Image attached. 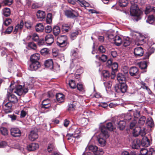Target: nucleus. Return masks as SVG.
Masks as SVG:
<instances>
[{
  "label": "nucleus",
  "mask_w": 155,
  "mask_h": 155,
  "mask_svg": "<svg viewBox=\"0 0 155 155\" xmlns=\"http://www.w3.org/2000/svg\"><path fill=\"white\" fill-rule=\"evenodd\" d=\"M10 92L16 93L18 95H21L23 93L25 94L28 91L27 88H23L21 85L16 86L15 84L11 83L9 89Z\"/></svg>",
  "instance_id": "obj_1"
},
{
  "label": "nucleus",
  "mask_w": 155,
  "mask_h": 155,
  "mask_svg": "<svg viewBox=\"0 0 155 155\" xmlns=\"http://www.w3.org/2000/svg\"><path fill=\"white\" fill-rule=\"evenodd\" d=\"M106 128L104 126H102L101 128V132L98 137V141L101 146H104L106 143V139L109 136L108 132L105 130Z\"/></svg>",
  "instance_id": "obj_2"
},
{
  "label": "nucleus",
  "mask_w": 155,
  "mask_h": 155,
  "mask_svg": "<svg viewBox=\"0 0 155 155\" xmlns=\"http://www.w3.org/2000/svg\"><path fill=\"white\" fill-rule=\"evenodd\" d=\"M131 6L130 8V13L131 15L138 16L141 14V12L137 7V0H130Z\"/></svg>",
  "instance_id": "obj_3"
},
{
  "label": "nucleus",
  "mask_w": 155,
  "mask_h": 155,
  "mask_svg": "<svg viewBox=\"0 0 155 155\" xmlns=\"http://www.w3.org/2000/svg\"><path fill=\"white\" fill-rule=\"evenodd\" d=\"M86 149L87 150H89L92 152L94 155H102L104 153L102 149L98 148L95 145H88Z\"/></svg>",
  "instance_id": "obj_4"
},
{
  "label": "nucleus",
  "mask_w": 155,
  "mask_h": 155,
  "mask_svg": "<svg viewBox=\"0 0 155 155\" xmlns=\"http://www.w3.org/2000/svg\"><path fill=\"white\" fill-rule=\"evenodd\" d=\"M67 44V38L66 35H61L57 38V45L60 47L66 46Z\"/></svg>",
  "instance_id": "obj_5"
},
{
  "label": "nucleus",
  "mask_w": 155,
  "mask_h": 155,
  "mask_svg": "<svg viewBox=\"0 0 155 155\" xmlns=\"http://www.w3.org/2000/svg\"><path fill=\"white\" fill-rule=\"evenodd\" d=\"M65 15L68 18H74L77 17L79 15L78 12L72 9L66 10L65 12Z\"/></svg>",
  "instance_id": "obj_6"
},
{
  "label": "nucleus",
  "mask_w": 155,
  "mask_h": 155,
  "mask_svg": "<svg viewBox=\"0 0 155 155\" xmlns=\"http://www.w3.org/2000/svg\"><path fill=\"white\" fill-rule=\"evenodd\" d=\"M10 133L11 135L15 137H19L21 134V130L17 127L11 128L10 129Z\"/></svg>",
  "instance_id": "obj_7"
},
{
  "label": "nucleus",
  "mask_w": 155,
  "mask_h": 155,
  "mask_svg": "<svg viewBox=\"0 0 155 155\" xmlns=\"http://www.w3.org/2000/svg\"><path fill=\"white\" fill-rule=\"evenodd\" d=\"M129 73L131 76H136V78H138L140 77L138 69L136 67H131L129 70Z\"/></svg>",
  "instance_id": "obj_8"
},
{
  "label": "nucleus",
  "mask_w": 155,
  "mask_h": 155,
  "mask_svg": "<svg viewBox=\"0 0 155 155\" xmlns=\"http://www.w3.org/2000/svg\"><path fill=\"white\" fill-rule=\"evenodd\" d=\"M115 88L116 89V91L119 92L120 91L123 93L126 92L127 89V86L126 84L125 83H121L119 86H116Z\"/></svg>",
  "instance_id": "obj_9"
},
{
  "label": "nucleus",
  "mask_w": 155,
  "mask_h": 155,
  "mask_svg": "<svg viewBox=\"0 0 155 155\" xmlns=\"http://www.w3.org/2000/svg\"><path fill=\"white\" fill-rule=\"evenodd\" d=\"M7 95L9 101L13 104L17 103L18 102V99L17 97L12 93H9L8 91V92Z\"/></svg>",
  "instance_id": "obj_10"
},
{
  "label": "nucleus",
  "mask_w": 155,
  "mask_h": 155,
  "mask_svg": "<svg viewBox=\"0 0 155 155\" xmlns=\"http://www.w3.org/2000/svg\"><path fill=\"white\" fill-rule=\"evenodd\" d=\"M117 31L115 32L113 30H110L107 32L106 36L110 41L112 42L115 37V35H117Z\"/></svg>",
  "instance_id": "obj_11"
},
{
  "label": "nucleus",
  "mask_w": 155,
  "mask_h": 155,
  "mask_svg": "<svg viewBox=\"0 0 155 155\" xmlns=\"http://www.w3.org/2000/svg\"><path fill=\"white\" fill-rule=\"evenodd\" d=\"M28 69L31 71H35L37 70L41 66L40 63L38 61H31Z\"/></svg>",
  "instance_id": "obj_12"
},
{
  "label": "nucleus",
  "mask_w": 155,
  "mask_h": 155,
  "mask_svg": "<svg viewBox=\"0 0 155 155\" xmlns=\"http://www.w3.org/2000/svg\"><path fill=\"white\" fill-rule=\"evenodd\" d=\"M143 48L141 47L136 48L134 50V54L136 57L142 56L143 54Z\"/></svg>",
  "instance_id": "obj_13"
},
{
  "label": "nucleus",
  "mask_w": 155,
  "mask_h": 155,
  "mask_svg": "<svg viewBox=\"0 0 155 155\" xmlns=\"http://www.w3.org/2000/svg\"><path fill=\"white\" fill-rule=\"evenodd\" d=\"M45 40L48 45H51L54 41L53 35L51 34H48L45 36Z\"/></svg>",
  "instance_id": "obj_14"
},
{
  "label": "nucleus",
  "mask_w": 155,
  "mask_h": 155,
  "mask_svg": "<svg viewBox=\"0 0 155 155\" xmlns=\"http://www.w3.org/2000/svg\"><path fill=\"white\" fill-rule=\"evenodd\" d=\"M28 137L30 140L33 141L38 138V135L36 132L34 130H32L29 135Z\"/></svg>",
  "instance_id": "obj_15"
},
{
  "label": "nucleus",
  "mask_w": 155,
  "mask_h": 155,
  "mask_svg": "<svg viewBox=\"0 0 155 155\" xmlns=\"http://www.w3.org/2000/svg\"><path fill=\"white\" fill-rule=\"evenodd\" d=\"M141 141L140 140L136 139L134 140L132 144V147L134 149H138L141 145Z\"/></svg>",
  "instance_id": "obj_16"
},
{
  "label": "nucleus",
  "mask_w": 155,
  "mask_h": 155,
  "mask_svg": "<svg viewBox=\"0 0 155 155\" xmlns=\"http://www.w3.org/2000/svg\"><path fill=\"white\" fill-rule=\"evenodd\" d=\"M39 147L38 144L32 143L27 146V149L29 151H33L38 149Z\"/></svg>",
  "instance_id": "obj_17"
},
{
  "label": "nucleus",
  "mask_w": 155,
  "mask_h": 155,
  "mask_svg": "<svg viewBox=\"0 0 155 155\" xmlns=\"http://www.w3.org/2000/svg\"><path fill=\"white\" fill-rule=\"evenodd\" d=\"M12 103L9 101L5 104L4 109L5 113H8L11 112V109L12 106Z\"/></svg>",
  "instance_id": "obj_18"
},
{
  "label": "nucleus",
  "mask_w": 155,
  "mask_h": 155,
  "mask_svg": "<svg viewBox=\"0 0 155 155\" xmlns=\"http://www.w3.org/2000/svg\"><path fill=\"white\" fill-rule=\"evenodd\" d=\"M78 136L75 135L71 134H68L66 135V137L69 142L71 143H74L75 141V138H77Z\"/></svg>",
  "instance_id": "obj_19"
},
{
  "label": "nucleus",
  "mask_w": 155,
  "mask_h": 155,
  "mask_svg": "<svg viewBox=\"0 0 155 155\" xmlns=\"http://www.w3.org/2000/svg\"><path fill=\"white\" fill-rule=\"evenodd\" d=\"M126 79L125 76L121 73L118 74L117 75V79L120 84L125 83Z\"/></svg>",
  "instance_id": "obj_20"
},
{
  "label": "nucleus",
  "mask_w": 155,
  "mask_h": 155,
  "mask_svg": "<svg viewBox=\"0 0 155 155\" xmlns=\"http://www.w3.org/2000/svg\"><path fill=\"white\" fill-rule=\"evenodd\" d=\"M44 65L46 67L49 68L50 69H52L53 67V62L52 59H48L45 61Z\"/></svg>",
  "instance_id": "obj_21"
},
{
  "label": "nucleus",
  "mask_w": 155,
  "mask_h": 155,
  "mask_svg": "<svg viewBox=\"0 0 155 155\" xmlns=\"http://www.w3.org/2000/svg\"><path fill=\"white\" fill-rule=\"evenodd\" d=\"M122 41L121 38L117 35H115V37L112 43H114L116 45L120 46L122 43Z\"/></svg>",
  "instance_id": "obj_22"
},
{
  "label": "nucleus",
  "mask_w": 155,
  "mask_h": 155,
  "mask_svg": "<svg viewBox=\"0 0 155 155\" xmlns=\"http://www.w3.org/2000/svg\"><path fill=\"white\" fill-rule=\"evenodd\" d=\"M141 144L143 146L148 147L150 144V141L147 137H143L142 140Z\"/></svg>",
  "instance_id": "obj_23"
},
{
  "label": "nucleus",
  "mask_w": 155,
  "mask_h": 155,
  "mask_svg": "<svg viewBox=\"0 0 155 155\" xmlns=\"http://www.w3.org/2000/svg\"><path fill=\"white\" fill-rule=\"evenodd\" d=\"M116 124L118 125V127L120 130H123L125 127L126 125V122L124 120H120L119 122H115V124Z\"/></svg>",
  "instance_id": "obj_24"
},
{
  "label": "nucleus",
  "mask_w": 155,
  "mask_h": 155,
  "mask_svg": "<svg viewBox=\"0 0 155 155\" xmlns=\"http://www.w3.org/2000/svg\"><path fill=\"white\" fill-rule=\"evenodd\" d=\"M40 57V54H39L36 53L33 54L30 57L31 61H38Z\"/></svg>",
  "instance_id": "obj_25"
},
{
  "label": "nucleus",
  "mask_w": 155,
  "mask_h": 155,
  "mask_svg": "<svg viewBox=\"0 0 155 155\" xmlns=\"http://www.w3.org/2000/svg\"><path fill=\"white\" fill-rule=\"evenodd\" d=\"M24 22L22 20L20 21V24H18L15 27L14 32V33L16 34L18 32L19 29L21 30L23 26Z\"/></svg>",
  "instance_id": "obj_26"
},
{
  "label": "nucleus",
  "mask_w": 155,
  "mask_h": 155,
  "mask_svg": "<svg viewBox=\"0 0 155 155\" xmlns=\"http://www.w3.org/2000/svg\"><path fill=\"white\" fill-rule=\"evenodd\" d=\"M56 98L57 101L61 103L64 101V95L61 93H58L56 95Z\"/></svg>",
  "instance_id": "obj_27"
},
{
  "label": "nucleus",
  "mask_w": 155,
  "mask_h": 155,
  "mask_svg": "<svg viewBox=\"0 0 155 155\" xmlns=\"http://www.w3.org/2000/svg\"><path fill=\"white\" fill-rule=\"evenodd\" d=\"M148 63L149 62L147 61H143L139 63L138 65L141 69H145L147 68V65Z\"/></svg>",
  "instance_id": "obj_28"
},
{
  "label": "nucleus",
  "mask_w": 155,
  "mask_h": 155,
  "mask_svg": "<svg viewBox=\"0 0 155 155\" xmlns=\"http://www.w3.org/2000/svg\"><path fill=\"white\" fill-rule=\"evenodd\" d=\"M35 30L38 32H41L43 31L44 29L43 25L41 23L37 24L35 27Z\"/></svg>",
  "instance_id": "obj_29"
},
{
  "label": "nucleus",
  "mask_w": 155,
  "mask_h": 155,
  "mask_svg": "<svg viewBox=\"0 0 155 155\" xmlns=\"http://www.w3.org/2000/svg\"><path fill=\"white\" fill-rule=\"evenodd\" d=\"M53 33L54 35L56 36L58 35L60 32V29L59 26H54L53 28Z\"/></svg>",
  "instance_id": "obj_30"
},
{
  "label": "nucleus",
  "mask_w": 155,
  "mask_h": 155,
  "mask_svg": "<svg viewBox=\"0 0 155 155\" xmlns=\"http://www.w3.org/2000/svg\"><path fill=\"white\" fill-rule=\"evenodd\" d=\"M73 129L74 130V133L72 134L74 136L75 135L78 136L77 138H78L80 137L81 131L80 129L78 128H76V127H73L71 128V129Z\"/></svg>",
  "instance_id": "obj_31"
},
{
  "label": "nucleus",
  "mask_w": 155,
  "mask_h": 155,
  "mask_svg": "<svg viewBox=\"0 0 155 155\" xmlns=\"http://www.w3.org/2000/svg\"><path fill=\"white\" fill-rule=\"evenodd\" d=\"M37 16L38 18L43 19L45 18V13L44 12L39 10L37 13Z\"/></svg>",
  "instance_id": "obj_32"
},
{
  "label": "nucleus",
  "mask_w": 155,
  "mask_h": 155,
  "mask_svg": "<svg viewBox=\"0 0 155 155\" xmlns=\"http://www.w3.org/2000/svg\"><path fill=\"white\" fill-rule=\"evenodd\" d=\"M77 2L82 7H88L90 5L88 3L84 0H78Z\"/></svg>",
  "instance_id": "obj_33"
},
{
  "label": "nucleus",
  "mask_w": 155,
  "mask_h": 155,
  "mask_svg": "<svg viewBox=\"0 0 155 155\" xmlns=\"http://www.w3.org/2000/svg\"><path fill=\"white\" fill-rule=\"evenodd\" d=\"M102 126H104L105 127V128H106V130H106L107 132L108 131H107V130H108L110 131H112L114 129L113 126L112 125V123L111 122L107 123L106 124V126L104 125L102 126L101 127V128Z\"/></svg>",
  "instance_id": "obj_34"
},
{
  "label": "nucleus",
  "mask_w": 155,
  "mask_h": 155,
  "mask_svg": "<svg viewBox=\"0 0 155 155\" xmlns=\"http://www.w3.org/2000/svg\"><path fill=\"white\" fill-rule=\"evenodd\" d=\"M140 135L139 127H136L133 131V135L135 137L138 136Z\"/></svg>",
  "instance_id": "obj_35"
},
{
  "label": "nucleus",
  "mask_w": 155,
  "mask_h": 155,
  "mask_svg": "<svg viewBox=\"0 0 155 155\" xmlns=\"http://www.w3.org/2000/svg\"><path fill=\"white\" fill-rule=\"evenodd\" d=\"M128 3V0H120L119 3L120 6L124 7L127 5Z\"/></svg>",
  "instance_id": "obj_36"
},
{
  "label": "nucleus",
  "mask_w": 155,
  "mask_h": 155,
  "mask_svg": "<svg viewBox=\"0 0 155 155\" xmlns=\"http://www.w3.org/2000/svg\"><path fill=\"white\" fill-rule=\"evenodd\" d=\"M3 12V15L6 17L9 16L11 14L10 10L8 8H5L4 9Z\"/></svg>",
  "instance_id": "obj_37"
},
{
  "label": "nucleus",
  "mask_w": 155,
  "mask_h": 155,
  "mask_svg": "<svg viewBox=\"0 0 155 155\" xmlns=\"http://www.w3.org/2000/svg\"><path fill=\"white\" fill-rule=\"evenodd\" d=\"M146 124L151 127L154 126V123L152 118L150 117L147 120Z\"/></svg>",
  "instance_id": "obj_38"
},
{
  "label": "nucleus",
  "mask_w": 155,
  "mask_h": 155,
  "mask_svg": "<svg viewBox=\"0 0 155 155\" xmlns=\"http://www.w3.org/2000/svg\"><path fill=\"white\" fill-rule=\"evenodd\" d=\"M49 49L46 48L42 49L40 51L41 54L45 56L48 54H49Z\"/></svg>",
  "instance_id": "obj_39"
},
{
  "label": "nucleus",
  "mask_w": 155,
  "mask_h": 155,
  "mask_svg": "<svg viewBox=\"0 0 155 155\" xmlns=\"http://www.w3.org/2000/svg\"><path fill=\"white\" fill-rule=\"evenodd\" d=\"M154 17L153 15H150L148 17L146 21L150 24H152L154 22Z\"/></svg>",
  "instance_id": "obj_40"
},
{
  "label": "nucleus",
  "mask_w": 155,
  "mask_h": 155,
  "mask_svg": "<svg viewBox=\"0 0 155 155\" xmlns=\"http://www.w3.org/2000/svg\"><path fill=\"white\" fill-rule=\"evenodd\" d=\"M146 118L145 117L142 116L140 118L138 122V124L139 125H143L145 123Z\"/></svg>",
  "instance_id": "obj_41"
},
{
  "label": "nucleus",
  "mask_w": 155,
  "mask_h": 155,
  "mask_svg": "<svg viewBox=\"0 0 155 155\" xmlns=\"http://www.w3.org/2000/svg\"><path fill=\"white\" fill-rule=\"evenodd\" d=\"M0 130L1 134L2 135L5 136L8 135V131L6 128L3 127H0Z\"/></svg>",
  "instance_id": "obj_42"
},
{
  "label": "nucleus",
  "mask_w": 155,
  "mask_h": 155,
  "mask_svg": "<svg viewBox=\"0 0 155 155\" xmlns=\"http://www.w3.org/2000/svg\"><path fill=\"white\" fill-rule=\"evenodd\" d=\"M68 84L71 88L74 89L76 87V85L74 81L73 80H71L69 81Z\"/></svg>",
  "instance_id": "obj_43"
},
{
  "label": "nucleus",
  "mask_w": 155,
  "mask_h": 155,
  "mask_svg": "<svg viewBox=\"0 0 155 155\" xmlns=\"http://www.w3.org/2000/svg\"><path fill=\"white\" fill-rule=\"evenodd\" d=\"M140 135L142 137L144 136L146 134V130L144 127L140 128L139 127Z\"/></svg>",
  "instance_id": "obj_44"
},
{
  "label": "nucleus",
  "mask_w": 155,
  "mask_h": 155,
  "mask_svg": "<svg viewBox=\"0 0 155 155\" xmlns=\"http://www.w3.org/2000/svg\"><path fill=\"white\" fill-rule=\"evenodd\" d=\"M70 29V27L68 25L64 24L62 25V30L64 32H67Z\"/></svg>",
  "instance_id": "obj_45"
},
{
  "label": "nucleus",
  "mask_w": 155,
  "mask_h": 155,
  "mask_svg": "<svg viewBox=\"0 0 155 155\" xmlns=\"http://www.w3.org/2000/svg\"><path fill=\"white\" fill-rule=\"evenodd\" d=\"M149 150L145 148H142L140 150V153L141 155H148Z\"/></svg>",
  "instance_id": "obj_46"
},
{
  "label": "nucleus",
  "mask_w": 155,
  "mask_h": 155,
  "mask_svg": "<svg viewBox=\"0 0 155 155\" xmlns=\"http://www.w3.org/2000/svg\"><path fill=\"white\" fill-rule=\"evenodd\" d=\"M12 22V19L9 18H7L3 22V24L8 26L11 24Z\"/></svg>",
  "instance_id": "obj_47"
},
{
  "label": "nucleus",
  "mask_w": 155,
  "mask_h": 155,
  "mask_svg": "<svg viewBox=\"0 0 155 155\" xmlns=\"http://www.w3.org/2000/svg\"><path fill=\"white\" fill-rule=\"evenodd\" d=\"M28 46L29 48L34 50H35L37 48L36 45L33 42L29 43Z\"/></svg>",
  "instance_id": "obj_48"
},
{
  "label": "nucleus",
  "mask_w": 155,
  "mask_h": 155,
  "mask_svg": "<svg viewBox=\"0 0 155 155\" xmlns=\"http://www.w3.org/2000/svg\"><path fill=\"white\" fill-rule=\"evenodd\" d=\"M123 45L125 47L127 46L130 44V42L128 39H124L122 42Z\"/></svg>",
  "instance_id": "obj_49"
},
{
  "label": "nucleus",
  "mask_w": 155,
  "mask_h": 155,
  "mask_svg": "<svg viewBox=\"0 0 155 155\" xmlns=\"http://www.w3.org/2000/svg\"><path fill=\"white\" fill-rule=\"evenodd\" d=\"M54 146L53 144H49L47 148V151L48 152L51 153L54 150Z\"/></svg>",
  "instance_id": "obj_50"
},
{
  "label": "nucleus",
  "mask_w": 155,
  "mask_h": 155,
  "mask_svg": "<svg viewBox=\"0 0 155 155\" xmlns=\"http://www.w3.org/2000/svg\"><path fill=\"white\" fill-rule=\"evenodd\" d=\"M13 28V26H10L8 27L4 32L5 34H9L11 33Z\"/></svg>",
  "instance_id": "obj_51"
},
{
  "label": "nucleus",
  "mask_w": 155,
  "mask_h": 155,
  "mask_svg": "<svg viewBox=\"0 0 155 155\" xmlns=\"http://www.w3.org/2000/svg\"><path fill=\"white\" fill-rule=\"evenodd\" d=\"M99 59L101 60L103 62H105L107 59V56L104 54H102L101 56L99 57Z\"/></svg>",
  "instance_id": "obj_52"
},
{
  "label": "nucleus",
  "mask_w": 155,
  "mask_h": 155,
  "mask_svg": "<svg viewBox=\"0 0 155 155\" xmlns=\"http://www.w3.org/2000/svg\"><path fill=\"white\" fill-rule=\"evenodd\" d=\"M152 8L150 6H148L146 7L145 11V13L146 14H148L150 12L152 11Z\"/></svg>",
  "instance_id": "obj_53"
},
{
  "label": "nucleus",
  "mask_w": 155,
  "mask_h": 155,
  "mask_svg": "<svg viewBox=\"0 0 155 155\" xmlns=\"http://www.w3.org/2000/svg\"><path fill=\"white\" fill-rule=\"evenodd\" d=\"M103 77L106 78L109 77L110 76L109 72L106 70H104L103 71Z\"/></svg>",
  "instance_id": "obj_54"
},
{
  "label": "nucleus",
  "mask_w": 155,
  "mask_h": 155,
  "mask_svg": "<svg viewBox=\"0 0 155 155\" xmlns=\"http://www.w3.org/2000/svg\"><path fill=\"white\" fill-rule=\"evenodd\" d=\"M111 66L112 69L113 70L116 71L117 70L118 67V65L117 63L116 62L112 64Z\"/></svg>",
  "instance_id": "obj_55"
},
{
  "label": "nucleus",
  "mask_w": 155,
  "mask_h": 155,
  "mask_svg": "<svg viewBox=\"0 0 155 155\" xmlns=\"http://www.w3.org/2000/svg\"><path fill=\"white\" fill-rule=\"evenodd\" d=\"M39 38L38 35L35 33H34L32 35V39L35 41H38L39 40Z\"/></svg>",
  "instance_id": "obj_56"
},
{
  "label": "nucleus",
  "mask_w": 155,
  "mask_h": 155,
  "mask_svg": "<svg viewBox=\"0 0 155 155\" xmlns=\"http://www.w3.org/2000/svg\"><path fill=\"white\" fill-rule=\"evenodd\" d=\"M78 31H75L72 33L70 35V37L72 39H74L78 35Z\"/></svg>",
  "instance_id": "obj_57"
},
{
  "label": "nucleus",
  "mask_w": 155,
  "mask_h": 155,
  "mask_svg": "<svg viewBox=\"0 0 155 155\" xmlns=\"http://www.w3.org/2000/svg\"><path fill=\"white\" fill-rule=\"evenodd\" d=\"M52 31L51 27L49 25L47 26L45 29V31L47 33H50Z\"/></svg>",
  "instance_id": "obj_58"
},
{
  "label": "nucleus",
  "mask_w": 155,
  "mask_h": 155,
  "mask_svg": "<svg viewBox=\"0 0 155 155\" xmlns=\"http://www.w3.org/2000/svg\"><path fill=\"white\" fill-rule=\"evenodd\" d=\"M104 84L106 87V90H107V89H109L111 86V84L110 82H109L104 83Z\"/></svg>",
  "instance_id": "obj_59"
},
{
  "label": "nucleus",
  "mask_w": 155,
  "mask_h": 155,
  "mask_svg": "<svg viewBox=\"0 0 155 155\" xmlns=\"http://www.w3.org/2000/svg\"><path fill=\"white\" fill-rule=\"evenodd\" d=\"M50 101L48 99L43 100L42 102V106H46L47 105L50 104Z\"/></svg>",
  "instance_id": "obj_60"
},
{
  "label": "nucleus",
  "mask_w": 155,
  "mask_h": 155,
  "mask_svg": "<svg viewBox=\"0 0 155 155\" xmlns=\"http://www.w3.org/2000/svg\"><path fill=\"white\" fill-rule=\"evenodd\" d=\"M140 84L141 85V87L144 89H145L147 90H149V88L146 85V84L143 81L140 82Z\"/></svg>",
  "instance_id": "obj_61"
},
{
  "label": "nucleus",
  "mask_w": 155,
  "mask_h": 155,
  "mask_svg": "<svg viewBox=\"0 0 155 155\" xmlns=\"http://www.w3.org/2000/svg\"><path fill=\"white\" fill-rule=\"evenodd\" d=\"M87 119L85 118H82L81 120V123L84 125H86L87 124Z\"/></svg>",
  "instance_id": "obj_62"
},
{
  "label": "nucleus",
  "mask_w": 155,
  "mask_h": 155,
  "mask_svg": "<svg viewBox=\"0 0 155 155\" xmlns=\"http://www.w3.org/2000/svg\"><path fill=\"white\" fill-rule=\"evenodd\" d=\"M137 123V121L135 120L133 121L130 124V127L131 129H133Z\"/></svg>",
  "instance_id": "obj_63"
},
{
  "label": "nucleus",
  "mask_w": 155,
  "mask_h": 155,
  "mask_svg": "<svg viewBox=\"0 0 155 155\" xmlns=\"http://www.w3.org/2000/svg\"><path fill=\"white\" fill-rule=\"evenodd\" d=\"M148 155H155V150L152 148H150L149 150Z\"/></svg>",
  "instance_id": "obj_64"
}]
</instances>
